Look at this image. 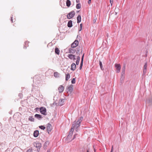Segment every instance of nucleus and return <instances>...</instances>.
Instances as JSON below:
<instances>
[{
	"label": "nucleus",
	"mask_w": 152,
	"mask_h": 152,
	"mask_svg": "<svg viewBox=\"0 0 152 152\" xmlns=\"http://www.w3.org/2000/svg\"><path fill=\"white\" fill-rule=\"evenodd\" d=\"M79 120H77L76 119L74 121L72 126L71 127L73 128L74 129H75V130L77 132H78L79 127L80 125V123L79 121Z\"/></svg>",
	"instance_id": "1"
},
{
	"label": "nucleus",
	"mask_w": 152,
	"mask_h": 152,
	"mask_svg": "<svg viewBox=\"0 0 152 152\" xmlns=\"http://www.w3.org/2000/svg\"><path fill=\"white\" fill-rule=\"evenodd\" d=\"M23 94L21 93H20L18 94V96L20 97V98H22L23 97Z\"/></svg>",
	"instance_id": "35"
},
{
	"label": "nucleus",
	"mask_w": 152,
	"mask_h": 152,
	"mask_svg": "<svg viewBox=\"0 0 152 152\" xmlns=\"http://www.w3.org/2000/svg\"><path fill=\"white\" fill-rule=\"evenodd\" d=\"M146 70H147L146 69H143V75H145V74L146 72Z\"/></svg>",
	"instance_id": "39"
},
{
	"label": "nucleus",
	"mask_w": 152,
	"mask_h": 152,
	"mask_svg": "<svg viewBox=\"0 0 152 152\" xmlns=\"http://www.w3.org/2000/svg\"><path fill=\"white\" fill-rule=\"evenodd\" d=\"M82 50L81 51L80 53H82Z\"/></svg>",
	"instance_id": "52"
},
{
	"label": "nucleus",
	"mask_w": 152,
	"mask_h": 152,
	"mask_svg": "<svg viewBox=\"0 0 152 152\" xmlns=\"http://www.w3.org/2000/svg\"><path fill=\"white\" fill-rule=\"evenodd\" d=\"M77 23H79L81 21V17L80 15H79L77 18Z\"/></svg>",
	"instance_id": "19"
},
{
	"label": "nucleus",
	"mask_w": 152,
	"mask_h": 152,
	"mask_svg": "<svg viewBox=\"0 0 152 152\" xmlns=\"http://www.w3.org/2000/svg\"><path fill=\"white\" fill-rule=\"evenodd\" d=\"M110 152H113V146H112Z\"/></svg>",
	"instance_id": "47"
},
{
	"label": "nucleus",
	"mask_w": 152,
	"mask_h": 152,
	"mask_svg": "<svg viewBox=\"0 0 152 152\" xmlns=\"http://www.w3.org/2000/svg\"><path fill=\"white\" fill-rule=\"evenodd\" d=\"M69 53L72 54H74L76 51V50H74L71 48H69Z\"/></svg>",
	"instance_id": "16"
},
{
	"label": "nucleus",
	"mask_w": 152,
	"mask_h": 152,
	"mask_svg": "<svg viewBox=\"0 0 152 152\" xmlns=\"http://www.w3.org/2000/svg\"><path fill=\"white\" fill-rule=\"evenodd\" d=\"M117 12H115V15H116L117 14Z\"/></svg>",
	"instance_id": "50"
},
{
	"label": "nucleus",
	"mask_w": 152,
	"mask_h": 152,
	"mask_svg": "<svg viewBox=\"0 0 152 152\" xmlns=\"http://www.w3.org/2000/svg\"><path fill=\"white\" fill-rule=\"evenodd\" d=\"M81 48L80 47H78L77 48V52H76V53L77 54H78L79 53H80V49Z\"/></svg>",
	"instance_id": "28"
},
{
	"label": "nucleus",
	"mask_w": 152,
	"mask_h": 152,
	"mask_svg": "<svg viewBox=\"0 0 152 152\" xmlns=\"http://www.w3.org/2000/svg\"><path fill=\"white\" fill-rule=\"evenodd\" d=\"M60 75V74L58 72H55L54 73V76L55 77H58Z\"/></svg>",
	"instance_id": "24"
},
{
	"label": "nucleus",
	"mask_w": 152,
	"mask_h": 152,
	"mask_svg": "<svg viewBox=\"0 0 152 152\" xmlns=\"http://www.w3.org/2000/svg\"><path fill=\"white\" fill-rule=\"evenodd\" d=\"M81 5L80 3H78L77 4L76 8L77 9H80L81 8Z\"/></svg>",
	"instance_id": "26"
},
{
	"label": "nucleus",
	"mask_w": 152,
	"mask_h": 152,
	"mask_svg": "<svg viewBox=\"0 0 152 152\" xmlns=\"http://www.w3.org/2000/svg\"><path fill=\"white\" fill-rule=\"evenodd\" d=\"M67 26L69 28L71 27L72 26V20H70L68 21Z\"/></svg>",
	"instance_id": "18"
},
{
	"label": "nucleus",
	"mask_w": 152,
	"mask_h": 152,
	"mask_svg": "<svg viewBox=\"0 0 152 152\" xmlns=\"http://www.w3.org/2000/svg\"><path fill=\"white\" fill-rule=\"evenodd\" d=\"M79 12V11H77V12Z\"/></svg>",
	"instance_id": "54"
},
{
	"label": "nucleus",
	"mask_w": 152,
	"mask_h": 152,
	"mask_svg": "<svg viewBox=\"0 0 152 152\" xmlns=\"http://www.w3.org/2000/svg\"><path fill=\"white\" fill-rule=\"evenodd\" d=\"M58 89L59 91V92L61 93L63 92L64 89V88L63 86L61 85L58 88Z\"/></svg>",
	"instance_id": "10"
},
{
	"label": "nucleus",
	"mask_w": 152,
	"mask_h": 152,
	"mask_svg": "<svg viewBox=\"0 0 152 152\" xmlns=\"http://www.w3.org/2000/svg\"><path fill=\"white\" fill-rule=\"evenodd\" d=\"M99 65L102 70H103L104 69V68H103L102 62L100 61H99Z\"/></svg>",
	"instance_id": "27"
},
{
	"label": "nucleus",
	"mask_w": 152,
	"mask_h": 152,
	"mask_svg": "<svg viewBox=\"0 0 152 152\" xmlns=\"http://www.w3.org/2000/svg\"><path fill=\"white\" fill-rule=\"evenodd\" d=\"M87 152H89L88 150H87Z\"/></svg>",
	"instance_id": "51"
},
{
	"label": "nucleus",
	"mask_w": 152,
	"mask_h": 152,
	"mask_svg": "<svg viewBox=\"0 0 152 152\" xmlns=\"http://www.w3.org/2000/svg\"><path fill=\"white\" fill-rule=\"evenodd\" d=\"M32 149H29L27 150L26 152H32Z\"/></svg>",
	"instance_id": "41"
},
{
	"label": "nucleus",
	"mask_w": 152,
	"mask_h": 152,
	"mask_svg": "<svg viewBox=\"0 0 152 152\" xmlns=\"http://www.w3.org/2000/svg\"><path fill=\"white\" fill-rule=\"evenodd\" d=\"M46 128L48 132L49 133V132H50L51 130V125L50 124L48 123L47 126Z\"/></svg>",
	"instance_id": "9"
},
{
	"label": "nucleus",
	"mask_w": 152,
	"mask_h": 152,
	"mask_svg": "<svg viewBox=\"0 0 152 152\" xmlns=\"http://www.w3.org/2000/svg\"><path fill=\"white\" fill-rule=\"evenodd\" d=\"M77 120H79V121H80V122L81 123V121H82V120L83 119V117L82 116L80 117L78 119H76Z\"/></svg>",
	"instance_id": "30"
},
{
	"label": "nucleus",
	"mask_w": 152,
	"mask_h": 152,
	"mask_svg": "<svg viewBox=\"0 0 152 152\" xmlns=\"http://www.w3.org/2000/svg\"><path fill=\"white\" fill-rule=\"evenodd\" d=\"M125 72H123L122 71L121 76L125 77Z\"/></svg>",
	"instance_id": "37"
},
{
	"label": "nucleus",
	"mask_w": 152,
	"mask_h": 152,
	"mask_svg": "<svg viewBox=\"0 0 152 152\" xmlns=\"http://www.w3.org/2000/svg\"><path fill=\"white\" fill-rule=\"evenodd\" d=\"M78 44V41L77 40H76L72 43L71 45V48H74L76 47Z\"/></svg>",
	"instance_id": "5"
},
{
	"label": "nucleus",
	"mask_w": 152,
	"mask_h": 152,
	"mask_svg": "<svg viewBox=\"0 0 152 152\" xmlns=\"http://www.w3.org/2000/svg\"><path fill=\"white\" fill-rule=\"evenodd\" d=\"M33 145L34 147H36L37 148V152H39L42 147L41 144L38 142H36L34 143Z\"/></svg>",
	"instance_id": "2"
},
{
	"label": "nucleus",
	"mask_w": 152,
	"mask_h": 152,
	"mask_svg": "<svg viewBox=\"0 0 152 152\" xmlns=\"http://www.w3.org/2000/svg\"><path fill=\"white\" fill-rule=\"evenodd\" d=\"M91 0H88V4H89L91 3Z\"/></svg>",
	"instance_id": "45"
},
{
	"label": "nucleus",
	"mask_w": 152,
	"mask_h": 152,
	"mask_svg": "<svg viewBox=\"0 0 152 152\" xmlns=\"http://www.w3.org/2000/svg\"><path fill=\"white\" fill-rule=\"evenodd\" d=\"M34 117L39 120H41L42 118V115L38 114H36L34 115Z\"/></svg>",
	"instance_id": "13"
},
{
	"label": "nucleus",
	"mask_w": 152,
	"mask_h": 152,
	"mask_svg": "<svg viewBox=\"0 0 152 152\" xmlns=\"http://www.w3.org/2000/svg\"><path fill=\"white\" fill-rule=\"evenodd\" d=\"M75 12L74 11L70 12L67 15V18L68 19H70L73 18L75 15Z\"/></svg>",
	"instance_id": "3"
},
{
	"label": "nucleus",
	"mask_w": 152,
	"mask_h": 152,
	"mask_svg": "<svg viewBox=\"0 0 152 152\" xmlns=\"http://www.w3.org/2000/svg\"><path fill=\"white\" fill-rule=\"evenodd\" d=\"M71 83L72 84H75V78H73L72 81H71Z\"/></svg>",
	"instance_id": "33"
},
{
	"label": "nucleus",
	"mask_w": 152,
	"mask_h": 152,
	"mask_svg": "<svg viewBox=\"0 0 152 152\" xmlns=\"http://www.w3.org/2000/svg\"><path fill=\"white\" fill-rule=\"evenodd\" d=\"M71 70L72 71H74L75 70L76 67V64L75 63H73L72 64L71 66Z\"/></svg>",
	"instance_id": "15"
},
{
	"label": "nucleus",
	"mask_w": 152,
	"mask_h": 152,
	"mask_svg": "<svg viewBox=\"0 0 152 152\" xmlns=\"http://www.w3.org/2000/svg\"><path fill=\"white\" fill-rule=\"evenodd\" d=\"M70 77V75L69 73L66 75L65 80L67 81Z\"/></svg>",
	"instance_id": "21"
},
{
	"label": "nucleus",
	"mask_w": 152,
	"mask_h": 152,
	"mask_svg": "<svg viewBox=\"0 0 152 152\" xmlns=\"http://www.w3.org/2000/svg\"><path fill=\"white\" fill-rule=\"evenodd\" d=\"M83 65V63H80V67H79V69L80 70H81L82 69Z\"/></svg>",
	"instance_id": "40"
},
{
	"label": "nucleus",
	"mask_w": 152,
	"mask_h": 152,
	"mask_svg": "<svg viewBox=\"0 0 152 152\" xmlns=\"http://www.w3.org/2000/svg\"><path fill=\"white\" fill-rule=\"evenodd\" d=\"M64 99H60L58 103V105L60 106H62L64 104Z\"/></svg>",
	"instance_id": "11"
},
{
	"label": "nucleus",
	"mask_w": 152,
	"mask_h": 152,
	"mask_svg": "<svg viewBox=\"0 0 152 152\" xmlns=\"http://www.w3.org/2000/svg\"><path fill=\"white\" fill-rule=\"evenodd\" d=\"M47 152H50V150H48L47 151Z\"/></svg>",
	"instance_id": "49"
},
{
	"label": "nucleus",
	"mask_w": 152,
	"mask_h": 152,
	"mask_svg": "<svg viewBox=\"0 0 152 152\" xmlns=\"http://www.w3.org/2000/svg\"><path fill=\"white\" fill-rule=\"evenodd\" d=\"M66 6L69 7L71 5V2L69 0H67L66 1Z\"/></svg>",
	"instance_id": "23"
},
{
	"label": "nucleus",
	"mask_w": 152,
	"mask_h": 152,
	"mask_svg": "<svg viewBox=\"0 0 152 152\" xmlns=\"http://www.w3.org/2000/svg\"><path fill=\"white\" fill-rule=\"evenodd\" d=\"M94 151H95V152L96 151H95V148H94Z\"/></svg>",
	"instance_id": "53"
},
{
	"label": "nucleus",
	"mask_w": 152,
	"mask_h": 152,
	"mask_svg": "<svg viewBox=\"0 0 152 152\" xmlns=\"http://www.w3.org/2000/svg\"><path fill=\"white\" fill-rule=\"evenodd\" d=\"M125 77L121 76L120 79V81L121 83H123Z\"/></svg>",
	"instance_id": "29"
},
{
	"label": "nucleus",
	"mask_w": 152,
	"mask_h": 152,
	"mask_svg": "<svg viewBox=\"0 0 152 152\" xmlns=\"http://www.w3.org/2000/svg\"><path fill=\"white\" fill-rule=\"evenodd\" d=\"M80 59V57L79 56H77V61H76V64L77 65H78L79 64Z\"/></svg>",
	"instance_id": "22"
},
{
	"label": "nucleus",
	"mask_w": 152,
	"mask_h": 152,
	"mask_svg": "<svg viewBox=\"0 0 152 152\" xmlns=\"http://www.w3.org/2000/svg\"><path fill=\"white\" fill-rule=\"evenodd\" d=\"M125 65H124L122 68V71L123 72H125Z\"/></svg>",
	"instance_id": "34"
},
{
	"label": "nucleus",
	"mask_w": 152,
	"mask_h": 152,
	"mask_svg": "<svg viewBox=\"0 0 152 152\" xmlns=\"http://www.w3.org/2000/svg\"><path fill=\"white\" fill-rule=\"evenodd\" d=\"M25 47V46H24V48Z\"/></svg>",
	"instance_id": "55"
},
{
	"label": "nucleus",
	"mask_w": 152,
	"mask_h": 152,
	"mask_svg": "<svg viewBox=\"0 0 152 152\" xmlns=\"http://www.w3.org/2000/svg\"><path fill=\"white\" fill-rule=\"evenodd\" d=\"M55 53L56 54L59 55L60 52V50L59 49L57 48H56L55 50Z\"/></svg>",
	"instance_id": "20"
},
{
	"label": "nucleus",
	"mask_w": 152,
	"mask_h": 152,
	"mask_svg": "<svg viewBox=\"0 0 152 152\" xmlns=\"http://www.w3.org/2000/svg\"><path fill=\"white\" fill-rule=\"evenodd\" d=\"M39 127L40 129L43 130L45 129L46 128L45 127L42 125L39 126Z\"/></svg>",
	"instance_id": "31"
},
{
	"label": "nucleus",
	"mask_w": 152,
	"mask_h": 152,
	"mask_svg": "<svg viewBox=\"0 0 152 152\" xmlns=\"http://www.w3.org/2000/svg\"><path fill=\"white\" fill-rule=\"evenodd\" d=\"M110 2L111 3V5H112V2L113 3V0H110Z\"/></svg>",
	"instance_id": "46"
},
{
	"label": "nucleus",
	"mask_w": 152,
	"mask_h": 152,
	"mask_svg": "<svg viewBox=\"0 0 152 152\" xmlns=\"http://www.w3.org/2000/svg\"><path fill=\"white\" fill-rule=\"evenodd\" d=\"M73 86L72 85H71L70 86H69L67 88V92H69L70 93H71L73 91Z\"/></svg>",
	"instance_id": "12"
},
{
	"label": "nucleus",
	"mask_w": 152,
	"mask_h": 152,
	"mask_svg": "<svg viewBox=\"0 0 152 152\" xmlns=\"http://www.w3.org/2000/svg\"><path fill=\"white\" fill-rule=\"evenodd\" d=\"M11 21L12 23H13V19H12V17H11Z\"/></svg>",
	"instance_id": "44"
},
{
	"label": "nucleus",
	"mask_w": 152,
	"mask_h": 152,
	"mask_svg": "<svg viewBox=\"0 0 152 152\" xmlns=\"http://www.w3.org/2000/svg\"><path fill=\"white\" fill-rule=\"evenodd\" d=\"M74 129H73V128L71 127L70 129V131L69 132V134L67 137V138L68 139H69L71 138V136L72 135L73 132L74 131Z\"/></svg>",
	"instance_id": "6"
},
{
	"label": "nucleus",
	"mask_w": 152,
	"mask_h": 152,
	"mask_svg": "<svg viewBox=\"0 0 152 152\" xmlns=\"http://www.w3.org/2000/svg\"><path fill=\"white\" fill-rule=\"evenodd\" d=\"M79 2H80V1H79V0H76V2L77 3H79Z\"/></svg>",
	"instance_id": "48"
},
{
	"label": "nucleus",
	"mask_w": 152,
	"mask_h": 152,
	"mask_svg": "<svg viewBox=\"0 0 152 152\" xmlns=\"http://www.w3.org/2000/svg\"><path fill=\"white\" fill-rule=\"evenodd\" d=\"M40 112L41 114L44 115H46V110L45 107H41L39 108Z\"/></svg>",
	"instance_id": "4"
},
{
	"label": "nucleus",
	"mask_w": 152,
	"mask_h": 152,
	"mask_svg": "<svg viewBox=\"0 0 152 152\" xmlns=\"http://www.w3.org/2000/svg\"><path fill=\"white\" fill-rule=\"evenodd\" d=\"M147 62H146L144 64V67H143V69H147Z\"/></svg>",
	"instance_id": "32"
},
{
	"label": "nucleus",
	"mask_w": 152,
	"mask_h": 152,
	"mask_svg": "<svg viewBox=\"0 0 152 152\" xmlns=\"http://www.w3.org/2000/svg\"><path fill=\"white\" fill-rule=\"evenodd\" d=\"M82 24H80V29L79 30V31H80L82 29Z\"/></svg>",
	"instance_id": "38"
},
{
	"label": "nucleus",
	"mask_w": 152,
	"mask_h": 152,
	"mask_svg": "<svg viewBox=\"0 0 152 152\" xmlns=\"http://www.w3.org/2000/svg\"><path fill=\"white\" fill-rule=\"evenodd\" d=\"M84 56V54H83V55L82 56V57L80 63H82L83 64Z\"/></svg>",
	"instance_id": "36"
},
{
	"label": "nucleus",
	"mask_w": 152,
	"mask_h": 152,
	"mask_svg": "<svg viewBox=\"0 0 152 152\" xmlns=\"http://www.w3.org/2000/svg\"><path fill=\"white\" fill-rule=\"evenodd\" d=\"M96 18L95 19H94L93 20V21L94 23H95L96 22Z\"/></svg>",
	"instance_id": "43"
},
{
	"label": "nucleus",
	"mask_w": 152,
	"mask_h": 152,
	"mask_svg": "<svg viewBox=\"0 0 152 152\" xmlns=\"http://www.w3.org/2000/svg\"><path fill=\"white\" fill-rule=\"evenodd\" d=\"M68 57L71 60H75L76 59L75 56L72 54H69L68 55Z\"/></svg>",
	"instance_id": "8"
},
{
	"label": "nucleus",
	"mask_w": 152,
	"mask_h": 152,
	"mask_svg": "<svg viewBox=\"0 0 152 152\" xmlns=\"http://www.w3.org/2000/svg\"><path fill=\"white\" fill-rule=\"evenodd\" d=\"M28 120L32 122L34 121V119L32 116H29L28 118Z\"/></svg>",
	"instance_id": "25"
},
{
	"label": "nucleus",
	"mask_w": 152,
	"mask_h": 152,
	"mask_svg": "<svg viewBox=\"0 0 152 152\" xmlns=\"http://www.w3.org/2000/svg\"><path fill=\"white\" fill-rule=\"evenodd\" d=\"M39 131L38 130H36L34 132V136L35 137H37L39 134Z\"/></svg>",
	"instance_id": "14"
},
{
	"label": "nucleus",
	"mask_w": 152,
	"mask_h": 152,
	"mask_svg": "<svg viewBox=\"0 0 152 152\" xmlns=\"http://www.w3.org/2000/svg\"><path fill=\"white\" fill-rule=\"evenodd\" d=\"M77 135V134H75V135H74V136L73 137V138L71 140V141L72 140H73L76 137V136Z\"/></svg>",
	"instance_id": "42"
},
{
	"label": "nucleus",
	"mask_w": 152,
	"mask_h": 152,
	"mask_svg": "<svg viewBox=\"0 0 152 152\" xmlns=\"http://www.w3.org/2000/svg\"><path fill=\"white\" fill-rule=\"evenodd\" d=\"M115 67L116 68V72L119 73L120 72L121 68L120 65L119 64H115Z\"/></svg>",
	"instance_id": "7"
},
{
	"label": "nucleus",
	"mask_w": 152,
	"mask_h": 152,
	"mask_svg": "<svg viewBox=\"0 0 152 152\" xmlns=\"http://www.w3.org/2000/svg\"><path fill=\"white\" fill-rule=\"evenodd\" d=\"M49 142L48 141H46L44 145V149H46V147L49 145Z\"/></svg>",
	"instance_id": "17"
}]
</instances>
